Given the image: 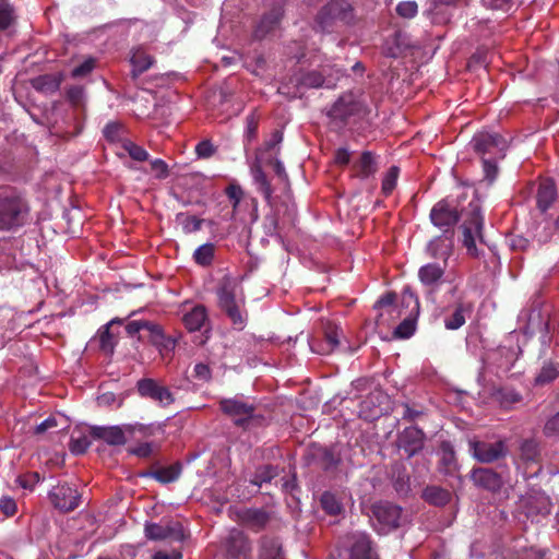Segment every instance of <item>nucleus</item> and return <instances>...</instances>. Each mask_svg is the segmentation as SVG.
Returning a JSON list of instances; mask_svg holds the SVG:
<instances>
[{
  "mask_svg": "<svg viewBox=\"0 0 559 559\" xmlns=\"http://www.w3.org/2000/svg\"><path fill=\"white\" fill-rule=\"evenodd\" d=\"M472 150L481 158L484 178L492 183L499 174L498 163L504 159L508 141L497 132H476L471 142Z\"/></svg>",
  "mask_w": 559,
  "mask_h": 559,
  "instance_id": "1",
  "label": "nucleus"
},
{
  "mask_svg": "<svg viewBox=\"0 0 559 559\" xmlns=\"http://www.w3.org/2000/svg\"><path fill=\"white\" fill-rule=\"evenodd\" d=\"M29 213V202L22 190L0 187V231L15 233L26 225Z\"/></svg>",
  "mask_w": 559,
  "mask_h": 559,
  "instance_id": "2",
  "label": "nucleus"
},
{
  "mask_svg": "<svg viewBox=\"0 0 559 559\" xmlns=\"http://www.w3.org/2000/svg\"><path fill=\"white\" fill-rule=\"evenodd\" d=\"M162 428L153 425L143 424H128L123 426H93L90 429V435L96 440H103L108 445L120 447L124 445L129 437L140 435L143 438L151 437L156 430Z\"/></svg>",
  "mask_w": 559,
  "mask_h": 559,
  "instance_id": "3",
  "label": "nucleus"
},
{
  "mask_svg": "<svg viewBox=\"0 0 559 559\" xmlns=\"http://www.w3.org/2000/svg\"><path fill=\"white\" fill-rule=\"evenodd\" d=\"M238 287L239 283L237 278L225 275L218 283L216 295L221 309L226 313L234 325L242 329L246 322V313H243L236 300Z\"/></svg>",
  "mask_w": 559,
  "mask_h": 559,
  "instance_id": "4",
  "label": "nucleus"
},
{
  "mask_svg": "<svg viewBox=\"0 0 559 559\" xmlns=\"http://www.w3.org/2000/svg\"><path fill=\"white\" fill-rule=\"evenodd\" d=\"M354 21L355 11L347 0H330L316 16V23L326 33H331L338 23L350 25Z\"/></svg>",
  "mask_w": 559,
  "mask_h": 559,
  "instance_id": "5",
  "label": "nucleus"
},
{
  "mask_svg": "<svg viewBox=\"0 0 559 559\" xmlns=\"http://www.w3.org/2000/svg\"><path fill=\"white\" fill-rule=\"evenodd\" d=\"M219 409L230 417L237 427L251 429L261 425L263 416L255 414V406L238 397L223 399Z\"/></svg>",
  "mask_w": 559,
  "mask_h": 559,
  "instance_id": "6",
  "label": "nucleus"
},
{
  "mask_svg": "<svg viewBox=\"0 0 559 559\" xmlns=\"http://www.w3.org/2000/svg\"><path fill=\"white\" fill-rule=\"evenodd\" d=\"M484 217L481 215L478 200H472L468 204L467 217L462 225L463 246L467 254L477 258L479 251L476 246V239L483 241Z\"/></svg>",
  "mask_w": 559,
  "mask_h": 559,
  "instance_id": "7",
  "label": "nucleus"
},
{
  "mask_svg": "<svg viewBox=\"0 0 559 559\" xmlns=\"http://www.w3.org/2000/svg\"><path fill=\"white\" fill-rule=\"evenodd\" d=\"M447 266L448 264L444 263L440 265L439 263L431 262L420 266L418 270L419 282L433 302L437 301V295L444 284H448V293L452 296L457 292V285L444 278Z\"/></svg>",
  "mask_w": 559,
  "mask_h": 559,
  "instance_id": "8",
  "label": "nucleus"
},
{
  "mask_svg": "<svg viewBox=\"0 0 559 559\" xmlns=\"http://www.w3.org/2000/svg\"><path fill=\"white\" fill-rule=\"evenodd\" d=\"M515 465L516 469L522 472L524 479L538 476L542 472L540 442L534 438L523 439L519 445Z\"/></svg>",
  "mask_w": 559,
  "mask_h": 559,
  "instance_id": "9",
  "label": "nucleus"
},
{
  "mask_svg": "<svg viewBox=\"0 0 559 559\" xmlns=\"http://www.w3.org/2000/svg\"><path fill=\"white\" fill-rule=\"evenodd\" d=\"M368 111L367 106L353 93H345L332 105L328 116L344 126L350 117H365Z\"/></svg>",
  "mask_w": 559,
  "mask_h": 559,
  "instance_id": "10",
  "label": "nucleus"
},
{
  "mask_svg": "<svg viewBox=\"0 0 559 559\" xmlns=\"http://www.w3.org/2000/svg\"><path fill=\"white\" fill-rule=\"evenodd\" d=\"M461 217L457 206L448 199L435 203L429 213L431 224L442 233H455V226Z\"/></svg>",
  "mask_w": 559,
  "mask_h": 559,
  "instance_id": "11",
  "label": "nucleus"
},
{
  "mask_svg": "<svg viewBox=\"0 0 559 559\" xmlns=\"http://www.w3.org/2000/svg\"><path fill=\"white\" fill-rule=\"evenodd\" d=\"M238 524L253 533L266 530L275 520V513L265 508H241L235 511Z\"/></svg>",
  "mask_w": 559,
  "mask_h": 559,
  "instance_id": "12",
  "label": "nucleus"
},
{
  "mask_svg": "<svg viewBox=\"0 0 559 559\" xmlns=\"http://www.w3.org/2000/svg\"><path fill=\"white\" fill-rule=\"evenodd\" d=\"M81 493L74 486L68 483H59L48 492V499L52 507L61 513H70L79 508Z\"/></svg>",
  "mask_w": 559,
  "mask_h": 559,
  "instance_id": "13",
  "label": "nucleus"
},
{
  "mask_svg": "<svg viewBox=\"0 0 559 559\" xmlns=\"http://www.w3.org/2000/svg\"><path fill=\"white\" fill-rule=\"evenodd\" d=\"M468 450L475 460L484 464H490L499 461L500 459H504L508 453V449L503 440H498L496 442L469 440Z\"/></svg>",
  "mask_w": 559,
  "mask_h": 559,
  "instance_id": "14",
  "label": "nucleus"
},
{
  "mask_svg": "<svg viewBox=\"0 0 559 559\" xmlns=\"http://www.w3.org/2000/svg\"><path fill=\"white\" fill-rule=\"evenodd\" d=\"M224 549L228 559H252V543L239 528H231L224 539Z\"/></svg>",
  "mask_w": 559,
  "mask_h": 559,
  "instance_id": "15",
  "label": "nucleus"
},
{
  "mask_svg": "<svg viewBox=\"0 0 559 559\" xmlns=\"http://www.w3.org/2000/svg\"><path fill=\"white\" fill-rule=\"evenodd\" d=\"M506 475H508L507 466L501 472L488 467H474L469 478L476 487L496 493L504 486Z\"/></svg>",
  "mask_w": 559,
  "mask_h": 559,
  "instance_id": "16",
  "label": "nucleus"
},
{
  "mask_svg": "<svg viewBox=\"0 0 559 559\" xmlns=\"http://www.w3.org/2000/svg\"><path fill=\"white\" fill-rule=\"evenodd\" d=\"M136 390L141 397L150 399L162 407H167L175 402V396L169 388L152 378L140 379L136 382Z\"/></svg>",
  "mask_w": 559,
  "mask_h": 559,
  "instance_id": "17",
  "label": "nucleus"
},
{
  "mask_svg": "<svg viewBox=\"0 0 559 559\" xmlns=\"http://www.w3.org/2000/svg\"><path fill=\"white\" fill-rule=\"evenodd\" d=\"M425 441L426 433L415 425L404 428L397 436V445L405 452L407 459L420 453Z\"/></svg>",
  "mask_w": 559,
  "mask_h": 559,
  "instance_id": "18",
  "label": "nucleus"
},
{
  "mask_svg": "<svg viewBox=\"0 0 559 559\" xmlns=\"http://www.w3.org/2000/svg\"><path fill=\"white\" fill-rule=\"evenodd\" d=\"M372 515L380 525V530L389 531L400 526L402 509L391 502H378L372 506Z\"/></svg>",
  "mask_w": 559,
  "mask_h": 559,
  "instance_id": "19",
  "label": "nucleus"
},
{
  "mask_svg": "<svg viewBox=\"0 0 559 559\" xmlns=\"http://www.w3.org/2000/svg\"><path fill=\"white\" fill-rule=\"evenodd\" d=\"M144 534L150 540H181L183 538L182 525L179 522L146 523Z\"/></svg>",
  "mask_w": 559,
  "mask_h": 559,
  "instance_id": "20",
  "label": "nucleus"
},
{
  "mask_svg": "<svg viewBox=\"0 0 559 559\" xmlns=\"http://www.w3.org/2000/svg\"><path fill=\"white\" fill-rule=\"evenodd\" d=\"M284 16L283 4H274L264 13L255 25L252 36L254 39L262 40L269 34L273 33L281 24Z\"/></svg>",
  "mask_w": 559,
  "mask_h": 559,
  "instance_id": "21",
  "label": "nucleus"
},
{
  "mask_svg": "<svg viewBox=\"0 0 559 559\" xmlns=\"http://www.w3.org/2000/svg\"><path fill=\"white\" fill-rule=\"evenodd\" d=\"M455 233H442L433 237L427 243V253L433 259H440L444 264H448L449 258L453 253Z\"/></svg>",
  "mask_w": 559,
  "mask_h": 559,
  "instance_id": "22",
  "label": "nucleus"
},
{
  "mask_svg": "<svg viewBox=\"0 0 559 559\" xmlns=\"http://www.w3.org/2000/svg\"><path fill=\"white\" fill-rule=\"evenodd\" d=\"M258 559H286L282 540L276 536L262 535L258 539Z\"/></svg>",
  "mask_w": 559,
  "mask_h": 559,
  "instance_id": "23",
  "label": "nucleus"
},
{
  "mask_svg": "<svg viewBox=\"0 0 559 559\" xmlns=\"http://www.w3.org/2000/svg\"><path fill=\"white\" fill-rule=\"evenodd\" d=\"M557 200V187L552 179L546 178L543 179L537 189L536 193V205L537 209L545 213L548 209L551 207L554 202Z\"/></svg>",
  "mask_w": 559,
  "mask_h": 559,
  "instance_id": "24",
  "label": "nucleus"
},
{
  "mask_svg": "<svg viewBox=\"0 0 559 559\" xmlns=\"http://www.w3.org/2000/svg\"><path fill=\"white\" fill-rule=\"evenodd\" d=\"M559 378V361L546 359L543 361L539 370L533 379V385L537 388L546 386Z\"/></svg>",
  "mask_w": 559,
  "mask_h": 559,
  "instance_id": "25",
  "label": "nucleus"
},
{
  "mask_svg": "<svg viewBox=\"0 0 559 559\" xmlns=\"http://www.w3.org/2000/svg\"><path fill=\"white\" fill-rule=\"evenodd\" d=\"M349 559H376L372 549V542L366 534L354 536V542L349 549Z\"/></svg>",
  "mask_w": 559,
  "mask_h": 559,
  "instance_id": "26",
  "label": "nucleus"
},
{
  "mask_svg": "<svg viewBox=\"0 0 559 559\" xmlns=\"http://www.w3.org/2000/svg\"><path fill=\"white\" fill-rule=\"evenodd\" d=\"M459 468L455 451L450 441L440 443V472L445 475H453Z\"/></svg>",
  "mask_w": 559,
  "mask_h": 559,
  "instance_id": "27",
  "label": "nucleus"
},
{
  "mask_svg": "<svg viewBox=\"0 0 559 559\" xmlns=\"http://www.w3.org/2000/svg\"><path fill=\"white\" fill-rule=\"evenodd\" d=\"M181 474V464L175 463L166 467H159L155 471H148L141 474L143 477L154 478L160 484H169L176 481Z\"/></svg>",
  "mask_w": 559,
  "mask_h": 559,
  "instance_id": "28",
  "label": "nucleus"
},
{
  "mask_svg": "<svg viewBox=\"0 0 559 559\" xmlns=\"http://www.w3.org/2000/svg\"><path fill=\"white\" fill-rule=\"evenodd\" d=\"M154 61V58L146 53L143 49H135L130 58L132 66L131 78L136 80L142 73L147 71L153 66Z\"/></svg>",
  "mask_w": 559,
  "mask_h": 559,
  "instance_id": "29",
  "label": "nucleus"
},
{
  "mask_svg": "<svg viewBox=\"0 0 559 559\" xmlns=\"http://www.w3.org/2000/svg\"><path fill=\"white\" fill-rule=\"evenodd\" d=\"M423 499L429 504L443 507L451 500V492L439 486H427L423 490Z\"/></svg>",
  "mask_w": 559,
  "mask_h": 559,
  "instance_id": "30",
  "label": "nucleus"
},
{
  "mask_svg": "<svg viewBox=\"0 0 559 559\" xmlns=\"http://www.w3.org/2000/svg\"><path fill=\"white\" fill-rule=\"evenodd\" d=\"M325 345L321 349H312L321 355L330 354L340 344V328L333 322H325L323 325Z\"/></svg>",
  "mask_w": 559,
  "mask_h": 559,
  "instance_id": "31",
  "label": "nucleus"
},
{
  "mask_svg": "<svg viewBox=\"0 0 559 559\" xmlns=\"http://www.w3.org/2000/svg\"><path fill=\"white\" fill-rule=\"evenodd\" d=\"M206 318L205 308L203 306H195L191 311L183 316L182 322L188 331L194 332L199 331L203 326Z\"/></svg>",
  "mask_w": 559,
  "mask_h": 559,
  "instance_id": "32",
  "label": "nucleus"
},
{
  "mask_svg": "<svg viewBox=\"0 0 559 559\" xmlns=\"http://www.w3.org/2000/svg\"><path fill=\"white\" fill-rule=\"evenodd\" d=\"M401 32H395L383 45V53L389 58H399L403 55L406 44Z\"/></svg>",
  "mask_w": 559,
  "mask_h": 559,
  "instance_id": "33",
  "label": "nucleus"
},
{
  "mask_svg": "<svg viewBox=\"0 0 559 559\" xmlns=\"http://www.w3.org/2000/svg\"><path fill=\"white\" fill-rule=\"evenodd\" d=\"M354 167L357 169V175L360 178H368L378 170L374 155L370 151L362 152Z\"/></svg>",
  "mask_w": 559,
  "mask_h": 559,
  "instance_id": "34",
  "label": "nucleus"
},
{
  "mask_svg": "<svg viewBox=\"0 0 559 559\" xmlns=\"http://www.w3.org/2000/svg\"><path fill=\"white\" fill-rule=\"evenodd\" d=\"M216 252V246L212 242H206L199 246L193 252V260L195 264L207 267L212 265Z\"/></svg>",
  "mask_w": 559,
  "mask_h": 559,
  "instance_id": "35",
  "label": "nucleus"
},
{
  "mask_svg": "<svg viewBox=\"0 0 559 559\" xmlns=\"http://www.w3.org/2000/svg\"><path fill=\"white\" fill-rule=\"evenodd\" d=\"M341 463L340 453H337L333 448H322L319 459L320 467L325 473L335 472Z\"/></svg>",
  "mask_w": 559,
  "mask_h": 559,
  "instance_id": "36",
  "label": "nucleus"
},
{
  "mask_svg": "<svg viewBox=\"0 0 559 559\" xmlns=\"http://www.w3.org/2000/svg\"><path fill=\"white\" fill-rule=\"evenodd\" d=\"M280 474L278 467L266 464L258 467L251 479V484L261 487L263 484L271 483Z\"/></svg>",
  "mask_w": 559,
  "mask_h": 559,
  "instance_id": "37",
  "label": "nucleus"
},
{
  "mask_svg": "<svg viewBox=\"0 0 559 559\" xmlns=\"http://www.w3.org/2000/svg\"><path fill=\"white\" fill-rule=\"evenodd\" d=\"M321 508L329 515L335 516L342 513L343 504L335 493L331 491H324L320 498Z\"/></svg>",
  "mask_w": 559,
  "mask_h": 559,
  "instance_id": "38",
  "label": "nucleus"
},
{
  "mask_svg": "<svg viewBox=\"0 0 559 559\" xmlns=\"http://www.w3.org/2000/svg\"><path fill=\"white\" fill-rule=\"evenodd\" d=\"M402 407V419L407 423H416L424 419L428 415V412L424 406L415 403H404Z\"/></svg>",
  "mask_w": 559,
  "mask_h": 559,
  "instance_id": "39",
  "label": "nucleus"
},
{
  "mask_svg": "<svg viewBox=\"0 0 559 559\" xmlns=\"http://www.w3.org/2000/svg\"><path fill=\"white\" fill-rule=\"evenodd\" d=\"M0 269L11 270L16 266V259L14 253L11 252V239H4L0 242Z\"/></svg>",
  "mask_w": 559,
  "mask_h": 559,
  "instance_id": "40",
  "label": "nucleus"
},
{
  "mask_svg": "<svg viewBox=\"0 0 559 559\" xmlns=\"http://www.w3.org/2000/svg\"><path fill=\"white\" fill-rule=\"evenodd\" d=\"M297 83L306 88H319L324 83V76L319 71H308L297 78Z\"/></svg>",
  "mask_w": 559,
  "mask_h": 559,
  "instance_id": "41",
  "label": "nucleus"
},
{
  "mask_svg": "<svg viewBox=\"0 0 559 559\" xmlns=\"http://www.w3.org/2000/svg\"><path fill=\"white\" fill-rule=\"evenodd\" d=\"M59 81L49 74L40 75L32 81L35 90L44 93H53L59 88Z\"/></svg>",
  "mask_w": 559,
  "mask_h": 559,
  "instance_id": "42",
  "label": "nucleus"
},
{
  "mask_svg": "<svg viewBox=\"0 0 559 559\" xmlns=\"http://www.w3.org/2000/svg\"><path fill=\"white\" fill-rule=\"evenodd\" d=\"M465 306L463 302H459L454 312L444 319V326L448 330H457L465 324Z\"/></svg>",
  "mask_w": 559,
  "mask_h": 559,
  "instance_id": "43",
  "label": "nucleus"
},
{
  "mask_svg": "<svg viewBox=\"0 0 559 559\" xmlns=\"http://www.w3.org/2000/svg\"><path fill=\"white\" fill-rule=\"evenodd\" d=\"M399 174L400 168L397 166H391L386 171L381 186V191L385 197L390 195L395 189Z\"/></svg>",
  "mask_w": 559,
  "mask_h": 559,
  "instance_id": "44",
  "label": "nucleus"
},
{
  "mask_svg": "<svg viewBox=\"0 0 559 559\" xmlns=\"http://www.w3.org/2000/svg\"><path fill=\"white\" fill-rule=\"evenodd\" d=\"M543 435L546 438L559 441V411L546 419L543 426Z\"/></svg>",
  "mask_w": 559,
  "mask_h": 559,
  "instance_id": "45",
  "label": "nucleus"
},
{
  "mask_svg": "<svg viewBox=\"0 0 559 559\" xmlns=\"http://www.w3.org/2000/svg\"><path fill=\"white\" fill-rule=\"evenodd\" d=\"M498 396H499V401H500L501 405L504 407H509L513 404H518V403L522 402V400H523V396L519 391H516L514 389H508V388L499 390Z\"/></svg>",
  "mask_w": 559,
  "mask_h": 559,
  "instance_id": "46",
  "label": "nucleus"
},
{
  "mask_svg": "<svg viewBox=\"0 0 559 559\" xmlns=\"http://www.w3.org/2000/svg\"><path fill=\"white\" fill-rule=\"evenodd\" d=\"M123 320L119 318L112 319L107 325H105L104 331L100 332L99 342L100 347L105 352H112L114 343H112V334L109 331V326L114 324H122Z\"/></svg>",
  "mask_w": 559,
  "mask_h": 559,
  "instance_id": "47",
  "label": "nucleus"
},
{
  "mask_svg": "<svg viewBox=\"0 0 559 559\" xmlns=\"http://www.w3.org/2000/svg\"><path fill=\"white\" fill-rule=\"evenodd\" d=\"M14 21V10L7 0H0V31L11 26Z\"/></svg>",
  "mask_w": 559,
  "mask_h": 559,
  "instance_id": "48",
  "label": "nucleus"
},
{
  "mask_svg": "<svg viewBox=\"0 0 559 559\" xmlns=\"http://www.w3.org/2000/svg\"><path fill=\"white\" fill-rule=\"evenodd\" d=\"M67 99L75 108H81L85 103V91L83 86L73 85L67 90Z\"/></svg>",
  "mask_w": 559,
  "mask_h": 559,
  "instance_id": "49",
  "label": "nucleus"
},
{
  "mask_svg": "<svg viewBox=\"0 0 559 559\" xmlns=\"http://www.w3.org/2000/svg\"><path fill=\"white\" fill-rule=\"evenodd\" d=\"M396 294L394 292H388L381 296L374 304V309L384 310L388 314H392L396 311Z\"/></svg>",
  "mask_w": 559,
  "mask_h": 559,
  "instance_id": "50",
  "label": "nucleus"
},
{
  "mask_svg": "<svg viewBox=\"0 0 559 559\" xmlns=\"http://www.w3.org/2000/svg\"><path fill=\"white\" fill-rule=\"evenodd\" d=\"M225 193L231 202L233 215H235L245 195V192L239 185L230 183L229 186L226 187Z\"/></svg>",
  "mask_w": 559,
  "mask_h": 559,
  "instance_id": "51",
  "label": "nucleus"
},
{
  "mask_svg": "<svg viewBox=\"0 0 559 559\" xmlns=\"http://www.w3.org/2000/svg\"><path fill=\"white\" fill-rule=\"evenodd\" d=\"M396 14L402 19H413L418 13L416 1H401L395 8Z\"/></svg>",
  "mask_w": 559,
  "mask_h": 559,
  "instance_id": "52",
  "label": "nucleus"
},
{
  "mask_svg": "<svg viewBox=\"0 0 559 559\" xmlns=\"http://www.w3.org/2000/svg\"><path fill=\"white\" fill-rule=\"evenodd\" d=\"M123 148L128 152L130 157L134 160L144 162L148 157V153L142 146H139L138 144H135L131 141H126L123 143Z\"/></svg>",
  "mask_w": 559,
  "mask_h": 559,
  "instance_id": "53",
  "label": "nucleus"
},
{
  "mask_svg": "<svg viewBox=\"0 0 559 559\" xmlns=\"http://www.w3.org/2000/svg\"><path fill=\"white\" fill-rule=\"evenodd\" d=\"M91 447V441L87 437L82 436L80 438H71L69 449L72 454L74 455H81L84 454L87 449Z\"/></svg>",
  "mask_w": 559,
  "mask_h": 559,
  "instance_id": "54",
  "label": "nucleus"
},
{
  "mask_svg": "<svg viewBox=\"0 0 559 559\" xmlns=\"http://www.w3.org/2000/svg\"><path fill=\"white\" fill-rule=\"evenodd\" d=\"M122 129L123 126L120 122L111 121L105 126L103 133L108 141L116 142L120 139Z\"/></svg>",
  "mask_w": 559,
  "mask_h": 559,
  "instance_id": "55",
  "label": "nucleus"
},
{
  "mask_svg": "<svg viewBox=\"0 0 559 559\" xmlns=\"http://www.w3.org/2000/svg\"><path fill=\"white\" fill-rule=\"evenodd\" d=\"M415 331V323L412 319H404L395 329L394 335L400 338H407L413 335Z\"/></svg>",
  "mask_w": 559,
  "mask_h": 559,
  "instance_id": "56",
  "label": "nucleus"
},
{
  "mask_svg": "<svg viewBox=\"0 0 559 559\" xmlns=\"http://www.w3.org/2000/svg\"><path fill=\"white\" fill-rule=\"evenodd\" d=\"M96 64V60L94 58H88L84 60L81 64L73 68L71 75L73 78H83L91 73Z\"/></svg>",
  "mask_w": 559,
  "mask_h": 559,
  "instance_id": "57",
  "label": "nucleus"
},
{
  "mask_svg": "<svg viewBox=\"0 0 559 559\" xmlns=\"http://www.w3.org/2000/svg\"><path fill=\"white\" fill-rule=\"evenodd\" d=\"M216 153V147L210 140H203L195 146V154L199 158H210Z\"/></svg>",
  "mask_w": 559,
  "mask_h": 559,
  "instance_id": "58",
  "label": "nucleus"
},
{
  "mask_svg": "<svg viewBox=\"0 0 559 559\" xmlns=\"http://www.w3.org/2000/svg\"><path fill=\"white\" fill-rule=\"evenodd\" d=\"M259 126V117L255 112H251L246 118V136L251 142L257 136Z\"/></svg>",
  "mask_w": 559,
  "mask_h": 559,
  "instance_id": "59",
  "label": "nucleus"
},
{
  "mask_svg": "<svg viewBox=\"0 0 559 559\" xmlns=\"http://www.w3.org/2000/svg\"><path fill=\"white\" fill-rule=\"evenodd\" d=\"M0 511L8 518L13 516L17 512L15 500L10 496L0 498Z\"/></svg>",
  "mask_w": 559,
  "mask_h": 559,
  "instance_id": "60",
  "label": "nucleus"
},
{
  "mask_svg": "<svg viewBox=\"0 0 559 559\" xmlns=\"http://www.w3.org/2000/svg\"><path fill=\"white\" fill-rule=\"evenodd\" d=\"M177 340L171 336H166L165 334L162 335L160 340H157V342H154V346L157 347L159 353L164 355L165 353L173 352L176 347Z\"/></svg>",
  "mask_w": 559,
  "mask_h": 559,
  "instance_id": "61",
  "label": "nucleus"
},
{
  "mask_svg": "<svg viewBox=\"0 0 559 559\" xmlns=\"http://www.w3.org/2000/svg\"><path fill=\"white\" fill-rule=\"evenodd\" d=\"M486 8L508 12L516 4V0H483Z\"/></svg>",
  "mask_w": 559,
  "mask_h": 559,
  "instance_id": "62",
  "label": "nucleus"
},
{
  "mask_svg": "<svg viewBox=\"0 0 559 559\" xmlns=\"http://www.w3.org/2000/svg\"><path fill=\"white\" fill-rule=\"evenodd\" d=\"M143 330L150 332V340L152 344H154V342H157V340H160L162 335L164 334L163 328L159 324H156L147 320H143Z\"/></svg>",
  "mask_w": 559,
  "mask_h": 559,
  "instance_id": "63",
  "label": "nucleus"
},
{
  "mask_svg": "<svg viewBox=\"0 0 559 559\" xmlns=\"http://www.w3.org/2000/svg\"><path fill=\"white\" fill-rule=\"evenodd\" d=\"M151 170L155 173L157 179H164L169 174L168 165L159 158L151 162Z\"/></svg>",
  "mask_w": 559,
  "mask_h": 559,
  "instance_id": "64",
  "label": "nucleus"
}]
</instances>
